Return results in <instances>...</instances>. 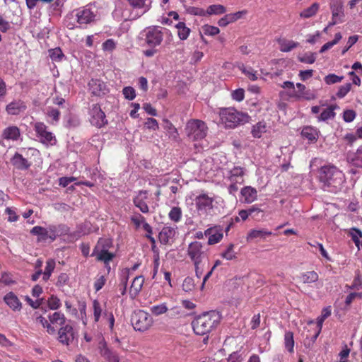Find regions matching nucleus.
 <instances>
[{"label": "nucleus", "instance_id": "7ed1b4c3", "mask_svg": "<svg viewBox=\"0 0 362 362\" xmlns=\"http://www.w3.org/2000/svg\"><path fill=\"white\" fill-rule=\"evenodd\" d=\"M206 124L200 119H189L185 127V132L190 141H196L204 139L208 134Z\"/></svg>", "mask_w": 362, "mask_h": 362}, {"label": "nucleus", "instance_id": "864d4df0", "mask_svg": "<svg viewBox=\"0 0 362 362\" xmlns=\"http://www.w3.org/2000/svg\"><path fill=\"white\" fill-rule=\"evenodd\" d=\"M124 97L129 100H132L136 98V92L132 86L124 87L122 90Z\"/></svg>", "mask_w": 362, "mask_h": 362}, {"label": "nucleus", "instance_id": "3c124183", "mask_svg": "<svg viewBox=\"0 0 362 362\" xmlns=\"http://www.w3.org/2000/svg\"><path fill=\"white\" fill-rule=\"evenodd\" d=\"M221 257L227 260H232L236 258L233 250V245H230L227 249L221 253Z\"/></svg>", "mask_w": 362, "mask_h": 362}, {"label": "nucleus", "instance_id": "37998d69", "mask_svg": "<svg viewBox=\"0 0 362 362\" xmlns=\"http://www.w3.org/2000/svg\"><path fill=\"white\" fill-rule=\"evenodd\" d=\"M284 343L286 349L290 352H293L294 340L293 334L291 332H287L284 335Z\"/></svg>", "mask_w": 362, "mask_h": 362}, {"label": "nucleus", "instance_id": "f8f14e48", "mask_svg": "<svg viewBox=\"0 0 362 362\" xmlns=\"http://www.w3.org/2000/svg\"><path fill=\"white\" fill-rule=\"evenodd\" d=\"M163 40V34L161 30L158 28H150L146 32L145 41L146 44L151 47L160 45Z\"/></svg>", "mask_w": 362, "mask_h": 362}, {"label": "nucleus", "instance_id": "412c9836", "mask_svg": "<svg viewBox=\"0 0 362 362\" xmlns=\"http://www.w3.org/2000/svg\"><path fill=\"white\" fill-rule=\"evenodd\" d=\"M144 283V277L141 275L136 276L130 286L129 295L130 297L134 299L135 298L142 289Z\"/></svg>", "mask_w": 362, "mask_h": 362}, {"label": "nucleus", "instance_id": "13d9d810", "mask_svg": "<svg viewBox=\"0 0 362 362\" xmlns=\"http://www.w3.org/2000/svg\"><path fill=\"white\" fill-rule=\"evenodd\" d=\"M131 221L136 228H139L144 223L145 218L140 214L136 213L131 216Z\"/></svg>", "mask_w": 362, "mask_h": 362}, {"label": "nucleus", "instance_id": "6e6d98bb", "mask_svg": "<svg viewBox=\"0 0 362 362\" xmlns=\"http://www.w3.org/2000/svg\"><path fill=\"white\" fill-rule=\"evenodd\" d=\"M231 97L233 100L240 102L242 101L245 98V90L243 88H238L235 90H233L231 92Z\"/></svg>", "mask_w": 362, "mask_h": 362}, {"label": "nucleus", "instance_id": "e2e57ef3", "mask_svg": "<svg viewBox=\"0 0 362 362\" xmlns=\"http://www.w3.org/2000/svg\"><path fill=\"white\" fill-rule=\"evenodd\" d=\"M298 43L293 41L284 42L281 45L282 52H289L298 46Z\"/></svg>", "mask_w": 362, "mask_h": 362}, {"label": "nucleus", "instance_id": "4d7b16f0", "mask_svg": "<svg viewBox=\"0 0 362 362\" xmlns=\"http://www.w3.org/2000/svg\"><path fill=\"white\" fill-rule=\"evenodd\" d=\"M203 31L206 35L214 36L218 34L220 30L218 27L206 25L203 28Z\"/></svg>", "mask_w": 362, "mask_h": 362}, {"label": "nucleus", "instance_id": "338daca9", "mask_svg": "<svg viewBox=\"0 0 362 362\" xmlns=\"http://www.w3.org/2000/svg\"><path fill=\"white\" fill-rule=\"evenodd\" d=\"M165 122H167V124L168 125V133H169L170 137L173 139H177L179 136L177 129L168 120H165Z\"/></svg>", "mask_w": 362, "mask_h": 362}, {"label": "nucleus", "instance_id": "f257e3e1", "mask_svg": "<svg viewBox=\"0 0 362 362\" xmlns=\"http://www.w3.org/2000/svg\"><path fill=\"white\" fill-rule=\"evenodd\" d=\"M341 171L333 165H325L320 168V180L323 183L325 190L337 192L344 182Z\"/></svg>", "mask_w": 362, "mask_h": 362}, {"label": "nucleus", "instance_id": "c03bdc74", "mask_svg": "<svg viewBox=\"0 0 362 362\" xmlns=\"http://www.w3.org/2000/svg\"><path fill=\"white\" fill-rule=\"evenodd\" d=\"M331 10L333 19L337 18L340 15H343V4L341 2L336 1L331 5Z\"/></svg>", "mask_w": 362, "mask_h": 362}, {"label": "nucleus", "instance_id": "f704fd0d", "mask_svg": "<svg viewBox=\"0 0 362 362\" xmlns=\"http://www.w3.org/2000/svg\"><path fill=\"white\" fill-rule=\"evenodd\" d=\"M168 308L166 303L153 305L150 307V312L155 316H159L168 312Z\"/></svg>", "mask_w": 362, "mask_h": 362}, {"label": "nucleus", "instance_id": "4468645a", "mask_svg": "<svg viewBox=\"0 0 362 362\" xmlns=\"http://www.w3.org/2000/svg\"><path fill=\"white\" fill-rule=\"evenodd\" d=\"M205 236H207L208 244L209 245H215L219 243L223 236V230L219 226L211 227L204 231Z\"/></svg>", "mask_w": 362, "mask_h": 362}, {"label": "nucleus", "instance_id": "cd10ccee", "mask_svg": "<svg viewBox=\"0 0 362 362\" xmlns=\"http://www.w3.org/2000/svg\"><path fill=\"white\" fill-rule=\"evenodd\" d=\"M46 115L48 117L47 121L49 123L56 124L59 120L60 112L53 107H48L46 109Z\"/></svg>", "mask_w": 362, "mask_h": 362}, {"label": "nucleus", "instance_id": "2f4dec72", "mask_svg": "<svg viewBox=\"0 0 362 362\" xmlns=\"http://www.w3.org/2000/svg\"><path fill=\"white\" fill-rule=\"evenodd\" d=\"M267 126L265 122L261 121L255 125L252 129V134L254 137L260 138L263 133L267 132Z\"/></svg>", "mask_w": 362, "mask_h": 362}, {"label": "nucleus", "instance_id": "473e14b6", "mask_svg": "<svg viewBox=\"0 0 362 362\" xmlns=\"http://www.w3.org/2000/svg\"><path fill=\"white\" fill-rule=\"evenodd\" d=\"M30 233L33 235L38 236V241H45L47 239L48 233L47 231V228H43L38 226H35L31 229Z\"/></svg>", "mask_w": 362, "mask_h": 362}, {"label": "nucleus", "instance_id": "a878e982", "mask_svg": "<svg viewBox=\"0 0 362 362\" xmlns=\"http://www.w3.org/2000/svg\"><path fill=\"white\" fill-rule=\"evenodd\" d=\"M21 136L20 129L16 126H10L6 128L2 136L4 139L16 141Z\"/></svg>", "mask_w": 362, "mask_h": 362}, {"label": "nucleus", "instance_id": "39448f33", "mask_svg": "<svg viewBox=\"0 0 362 362\" xmlns=\"http://www.w3.org/2000/svg\"><path fill=\"white\" fill-rule=\"evenodd\" d=\"M112 246V242L109 238H100L95 245L92 256H95L98 261L104 262L107 266L108 263L115 257L114 253L109 250Z\"/></svg>", "mask_w": 362, "mask_h": 362}, {"label": "nucleus", "instance_id": "4c0bfd02", "mask_svg": "<svg viewBox=\"0 0 362 362\" xmlns=\"http://www.w3.org/2000/svg\"><path fill=\"white\" fill-rule=\"evenodd\" d=\"M336 107V105H331L327 109L324 110L318 116V120L326 121L329 119L334 118L335 116L334 110Z\"/></svg>", "mask_w": 362, "mask_h": 362}, {"label": "nucleus", "instance_id": "aec40b11", "mask_svg": "<svg viewBox=\"0 0 362 362\" xmlns=\"http://www.w3.org/2000/svg\"><path fill=\"white\" fill-rule=\"evenodd\" d=\"M176 234V228L171 226H164L159 233L158 238L161 244L166 245L173 242Z\"/></svg>", "mask_w": 362, "mask_h": 362}, {"label": "nucleus", "instance_id": "c756f323", "mask_svg": "<svg viewBox=\"0 0 362 362\" xmlns=\"http://www.w3.org/2000/svg\"><path fill=\"white\" fill-rule=\"evenodd\" d=\"M272 233L264 228L254 229L250 230V239L259 238V240H264L268 237L271 236Z\"/></svg>", "mask_w": 362, "mask_h": 362}, {"label": "nucleus", "instance_id": "bf43d9fd", "mask_svg": "<svg viewBox=\"0 0 362 362\" xmlns=\"http://www.w3.org/2000/svg\"><path fill=\"white\" fill-rule=\"evenodd\" d=\"M351 84L350 83H346L339 87L337 96L339 98H344L351 90Z\"/></svg>", "mask_w": 362, "mask_h": 362}, {"label": "nucleus", "instance_id": "6ab92c4d", "mask_svg": "<svg viewBox=\"0 0 362 362\" xmlns=\"http://www.w3.org/2000/svg\"><path fill=\"white\" fill-rule=\"evenodd\" d=\"M147 199V191H139L133 199L134 204L144 214H147L149 211V208L146 202Z\"/></svg>", "mask_w": 362, "mask_h": 362}, {"label": "nucleus", "instance_id": "79ce46f5", "mask_svg": "<svg viewBox=\"0 0 362 362\" xmlns=\"http://www.w3.org/2000/svg\"><path fill=\"white\" fill-rule=\"evenodd\" d=\"M182 216V210L178 206L173 207L168 214L169 218L172 221H174L175 223H177L181 220Z\"/></svg>", "mask_w": 362, "mask_h": 362}, {"label": "nucleus", "instance_id": "052dcab7", "mask_svg": "<svg viewBox=\"0 0 362 362\" xmlns=\"http://www.w3.org/2000/svg\"><path fill=\"white\" fill-rule=\"evenodd\" d=\"M145 127L148 129L157 130L159 128L158 123L157 120L152 117L147 118L146 121L144 123Z\"/></svg>", "mask_w": 362, "mask_h": 362}, {"label": "nucleus", "instance_id": "4be33fe9", "mask_svg": "<svg viewBox=\"0 0 362 362\" xmlns=\"http://www.w3.org/2000/svg\"><path fill=\"white\" fill-rule=\"evenodd\" d=\"M4 300L6 305L13 311H18L22 308V303L17 296L13 292L7 293L4 296Z\"/></svg>", "mask_w": 362, "mask_h": 362}, {"label": "nucleus", "instance_id": "5701e85b", "mask_svg": "<svg viewBox=\"0 0 362 362\" xmlns=\"http://www.w3.org/2000/svg\"><path fill=\"white\" fill-rule=\"evenodd\" d=\"M347 160L354 166L362 168V146L356 152L349 153L347 155Z\"/></svg>", "mask_w": 362, "mask_h": 362}, {"label": "nucleus", "instance_id": "a18cd8bd", "mask_svg": "<svg viewBox=\"0 0 362 362\" xmlns=\"http://www.w3.org/2000/svg\"><path fill=\"white\" fill-rule=\"evenodd\" d=\"M300 62L306 64H313L316 59V54L313 52H307L298 57Z\"/></svg>", "mask_w": 362, "mask_h": 362}, {"label": "nucleus", "instance_id": "c85d7f7f", "mask_svg": "<svg viewBox=\"0 0 362 362\" xmlns=\"http://www.w3.org/2000/svg\"><path fill=\"white\" fill-rule=\"evenodd\" d=\"M319 279L317 273L314 271L306 272L301 274L300 276V281L305 284H312L316 282Z\"/></svg>", "mask_w": 362, "mask_h": 362}, {"label": "nucleus", "instance_id": "0e129e2a", "mask_svg": "<svg viewBox=\"0 0 362 362\" xmlns=\"http://www.w3.org/2000/svg\"><path fill=\"white\" fill-rule=\"evenodd\" d=\"M106 282V278L104 275L98 276L94 283V288L96 291H100Z\"/></svg>", "mask_w": 362, "mask_h": 362}, {"label": "nucleus", "instance_id": "6e6552de", "mask_svg": "<svg viewBox=\"0 0 362 362\" xmlns=\"http://www.w3.org/2000/svg\"><path fill=\"white\" fill-rule=\"evenodd\" d=\"M131 322L135 330L145 332L152 326L153 319L148 313L139 310L132 314Z\"/></svg>", "mask_w": 362, "mask_h": 362}, {"label": "nucleus", "instance_id": "20e7f679", "mask_svg": "<svg viewBox=\"0 0 362 362\" xmlns=\"http://www.w3.org/2000/svg\"><path fill=\"white\" fill-rule=\"evenodd\" d=\"M221 122L226 128H235L246 119V115L233 107L222 108L219 112Z\"/></svg>", "mask_w": 362, "mask_h": 362}, {"label": "nucleus", "instance_id": "09e8293b", "mask_svg": "<svg viewBox=\"0 0 362 362\" xmlns=\"http://www.w3.org/2000/svg\"><path fill=\"white\" fill-rule=\"evenodd\" d=\"M93 316L95 322H98L102 314V308L100 303L97 300L93 302Z\"/></svg>", "mask_w": 362, "mask_h": 362}, {"label": "nucleus", "instance_id": "0eeeda50", "mask_svg": "<svg viewBox=\"0 0 362 362\" xmlns=\"http://www.w3.org/2000/svg\"><path fill=\"white\" fill-rule=\"evenodd\" d=\"M187 254L193 264L206 263L208 259L206 247L199 241H194L189 244Z\"/></svg>", "mask_w": 362, "mask_h": 362}, {"label": "nucleus", "instance_id": "69168bd1", "mask_svg": "<svg viewBox=\"0 0 362 362\" xmlns=\"http://www.w3.org/2000/svg\"><path fill=\"white\" fill-rule=\"evenodd\" d=\"M116 43L112 39H108L103 43V49L105 51L111 52L115 49Z\"/></svg>", "mask_w": 362, "mask_h": 362}, {"label": "nucleus", "instance_id": "9b49d317", "mask_svg": "<svg viewBox=\"0 0 362 362\" xmlns=\"http://www.w3.org/2000/svg\"><path fill=\"white\" fill-rule=\"evenodd\" d=\"M57 339L63 345L69 346L74 343L76 339V334L70 325H65L59 328L57 332Z\"/></svg>", "mask_w": 362, "mask_h": 362}, {"label": "nucleus", "instance_id": "680f3d73", "mask_svg": "<svg viewBox=\"0 0 362 362\" xmlns=\"http://www.w3.org/2000/svg\"><path fill=\"white\" fill-rule=\"evenodd\" d=\"M129 278V270L124 272V276L121 280V285L119 286V291L121 294L123 296L127 292V281Z\"/></svg>", "mask_w": 362, "mask_h": 362}, {"label": "nucleus", "instance_id": "72a5a7b5", "mask_svg": "<svg viewBox=\"0 0 362 362\" xmlns=\"http://www.w3.org/2000/svg\"><path fill=\"white\" fill-rule=\"evenodd\" d=\"M36 322L42 325V326L47 329V332L49 334H54L56 333V329L49 323L45 317L42 315L36 316Z\"/></svg>", "mask_w": 362, "mask_h": 362}, {"label": "nucleus", "instance_id": "de8ad7c7", "mask_svg": "<svg viewBox=\"0 0 362 362\" xmlns=\"http://www.w3.org/2000/svg\"><path fill=\"white\" fill-rule=\"evenodd\" d=\"M47 305L51 310H57L62 305L59 298L56 296L52 295L47 299Z\"/></svg>", "mask_w": 362, "mask_h": 362}, {"label": "nucleus", "instance_id": "1a4fd4ad", "mask_svg": "<svg viewBox=\"0 0 362 362\" xmlns=\"http://www.w3.org/2000/svg\"><path fill=\"white\" fill-rule=\"evenodd\" d=\"M37 136L44 144L54 145L57 142L55 136L47 130V126L43 122H36L34 125Z\"/></svg>", "mask_w": 362, "mask_h": 362}, {"label": "nucleus", "instance_id": "2eb2a0df", "mask_svg": "<svg viewBox=\"0 0 362 362\" xmlns=\"http://www.w3.org/2000/svg\"><path fill=\"white\" fill-rule=\"evenodd\" d=\"M130 6L136 11L138 17L146 13L151 6V0H127Z\"/></svg>", "mask_w": 362, "mask_h": 362}, {"label": "nucleus", "instance_id": "a19ab883", "mask_svg": "<svg viewBox=\"0 0 362 362\" xmlns=\"http://www.w3.org/2000/svg\"><path fill=\"white\" fill-rule=\"evenodd\" d=\"M49 56L54 62H61L64 57L62 49L59 47L49 49Z\"/></svg>", "mask_w": 362, "mask_h": 362}, {"label": "nucleus", "instance_id": "ea45409f", "mask_svg": "<svg viewBox=\"0 0 362 362\" xmlns=\"http://www.w3.org/2000/svg\"><path fill=\"white\" fill-rule=\"evenodd\" d=\"M55 261L53 259H49L47 262H46V267H45V271L43 272V280L44 281H47L52 273L53 272L54 268H55Z\"/></svg>", "mask_w": 362, "mask_h": 362}, {"label": "nucleus", "instance_id": "ddd939ff", "mask_svg": "<svg viewBox=\"0 0 362 362\" xmlns=\"http://www.w3.org/2000/svg\"><path fill=\"white\" fill-rule=\"evenodd\" d=\"M194 200L196 208L199 211H206L213 208L214 199L206 193L197 196Z\"/></svg>", "mask_w": 362, "mask_h": 362}, {"label": "nucleus", "instance_id": "774afa93", "mask_svg": "<svg viewBox=\"0 0 362 362\" xmlns=\"http://www.w3.org/2000/svg\"><path fill=\"white\" fill-rule=\"evenodd\" d=\"M356 117V113L354 110H347L344 112V119L346 122H352Z\"/></svg>", "mask_w": 362, "mask_h": 362}, {"label": "nucleus", "instance_id": "8fccbe9b", "mask_svg": "<svg viewBox=\"0 0 362 362\" xmlns=\"http://www.w3.org/2000/svg\"><path fill=\"white\" fill-rule=\"evenodd\" d=\"M350 235L356 246L358 247L360 244V238L362 237V232L358 228H353L350 231Z\"/></svg>", "mask_w": 362, "mask_h": 362}, {"label": "nucleus", "instance_id": "423d86ee", "mask_svg": "<svg viewBox=\"0 0 362 362\" xmlns=\"http://www.w3.org/2000/svg\"><path fill=\"white\" fill-rule=\"evenodd\" d=\"M98 9L95 5L88 4L72 11L71 16L81 25H87L95 21Z\"/></svg>", "mask_w": 362, "mask_h": 362}, {"label": "nucleus", "instance_id": "49530a36", "mask_svg": "<svg viewBox=\"0 0 362 362\" xmlns=\"http://www.w3.org/2000/svg\"><path fill=\"white\" fill-rule=\"evenodd\" d=\"M226 12V8L220 4L211 5L208 7L206 13L209 15L212 14H221Z\"/></svg>", "mask_w": 362, "mask_h": 362}, {"label": "nucleus", "instance_id": "393cba45", "mask_svg": "<svg viewBox=\"0 0 362 362\" xmlns=\"http://www.w3.org/2000/svg\"><path fill=\"white\" fill-rule=\"evenodd\" d=\"M12 164L19 170H27L30 166V163L27 159L23 157L20 153H15L13 157L11 158Z\"/></svg>", "mask_w": 362, "mask_h": 362}, {"label": "nucleus", "instance_id": "58836bf2", "mask_svg": "<svg viewBox=\"0 0 362 362\" xmlns=\"http://www.w3.org/2000/svg\"><path fill=\"white\" fill-rule=\"evenodd\" d=\"M319 9V4L317 3L313 4L308 8L304 9L300 13V16L305 18H310L315 16Z\"/></svg>", "mask_w": 362, "mask_h": 362}, {"label": "nucleus", "instance_id": "c9c22d12", "mask_svg": "<svg viewBox=\"0 0 362 362\" xmlns=\"http://www.w3.org/2000/svg\"><path fill=\"white\" fill-rule=\"evenodd\" d=\"M301 135L303 138L308 139L310 141H316L317 138V131L310 127H304L301 132Z\"/></svg>", "mask_w": 362, "mask_h": 362}, {"label": "nucleus", "instance_id": "a211bd4d", "mask_svg": "<svg viewBox=\"0 0 362 362\" xmlns=\"http://www.w3.org/2000/svg\"><path fill=\"white\" fill-rule=\"evenodd\" d=\"M47 239L54 241L57 237L65 235L69 232V228L65 225H50L47 228Z\"/></svg>", "mask_w": 362, "mask_h": 362}, {"label": "nucleus", "instance_id": "9d476101", "mask_svg": "<svg viewBox=\"0 0 362 362\" xmlns=\"http://www.w3.org/2000/svg\"><path fill=\"white\" fill-rule=\"evenodd\" d=\"M89 115L90 123L98 128H101L107 123L105 115L98 104H93L91 105L89 111Z\"/></svg>", "mask_w": 362, "mask_h": 362}, {"label": "nucleus", "instance_id": "603ef678", "mask_svg": "<svg viewBox=\"0 0 362 362\" xmlns=\"http://www.w3.org/2000/svg\"><path fill=\"white\" fill-rule=\"evenodd\" d=\"M344 79V76H339L334 74H328L325 77V81L327 84L331 85L341 82Z\"/></svg>", "mask_w": 362, "mask_h": 362}, {"label": "nucleus", "instance_id": "dca6fc26", "mask_svg": "<svg viewBox=\"0 0 362 362\" xmlns=\"http://www.w3.org/2000/svg\"><path fill=\"white\" fill-rule=\"evenodd\" d=\"M88 86L89 90L94 95L100 96L105 95L107 91L105 83L100 79L92 78Z\"/></svg>", "mask_w": 362, "mask_h": 362}, {"label": "nucleus", "instance_id": "f03ea898", "mask_svg": "<svg viewBox=\"0 0 362 362\" xmlns=\"http://www.w3.org/2000/svg\"><path fill=\"white\" fill-rule=\"evenodd\" d=\"M221 320L218 312L212 310L198 316L192 322V327L197 335H205L216 327Z\"/></svg>", "mask_w": 362, "mask_h": 362}, {"label": "nucleus", "instance_id": "b1692460", "mask_svg": "<svg viewBox=\"0 0 362 362\" xmlns=\"http://www.w3.org/2000/svg\"><path fill=\"white\" fill-rule=\"evenodd\" d=\"M296 86L298 88L296 95L298 98H303L308 100H310L316 98V94L310 90L306 89L305 85L298 83Z\"/></svg>", "mask_w": 362, "mask_h": 362}, {"label": "nucleus", "instance_id": "bb28decb", "mask_svg": "<svg viewBox=\"0 0 362 362\" xmlns=\"http://www.w3.org/2000/svg\"><path fill=\"white\" fill-rule=\"evenodd\" d=\"M100 353L102 356L110 362H119L118 356L110 350L105 343L100 344Z\"/></svg>", "mask_w": 362, "mask_h": 362}, {"label": "nucleus", "instance_id": "5fc2aeb1", "mask_svg": "<svg viewBox=\"0 0 362 362\" xmlns=\"http://www.w3.org/2000/svg\"><path fill=\"white\" fill-rule=\"evenodd\" d=\"M182 286V289L186 292L192 291L194 288V279L192 277L185 278L183 281Z\"/></svg>", "mask_w": 362, "mask_h": 362}, {"label": "nucleus", "instance_id": "f3484780", "mask_svg": "<svg viewBox=\"0 0 362 362\" xmlns=\"http://www.w3.org/2000/svg\"><path fill=\"white\" fill-rule=\"evenodd\" d=\"M27 108L24 101L14 100L9 103L6 107V112L10 115H18L23 112Z\"/></svg>", "mask_w": 362, "mask_h": 362}, {"label": "nucleus", "instance_id": "7c9ffc66", "mask_svg": "<svg viewBox=\"0 0 362 362\" xmlns=\"http://www.w3.org/2000/svg\"><path fill=\"white\" fill-rule=\"evenodd\" d=\"M49 323L58 324L60 326L65 325L66 317L61 312H54L52 315L48 316Z\"/></svg>", "mask_w": 362, "mask_h": 362}, {"label": "nucleus", "instance_id": "e433bc0d", "mask_svg": "<svg viewBox=\"0 0 362 362\" xmlns=\"http://www.w3.org/2000/svg\"><path fill=\"white\" fill-rule=\"evenodd\" d=\"M176 28L177 29V35L180 40H184L188 37L190 30L185 25V23L179 22L176 25Z\"/></svg>", "mask_w": 362, "mask_h": 362}]
</instances>
